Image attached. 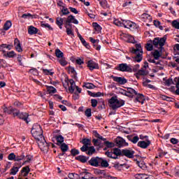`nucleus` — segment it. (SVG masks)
Segmentation results:
<instances>
[{"label":"nucleus","mask_w":179,"mask_h":179,"mask_svg":"<svg viewBox=\"0 0 179 179\" xmlns=\"http://www.w3.org/2000/svg\"><path fill=\"white\" fill-rule=\"evenodd\" d=\"M14 45L18 52H22V51H23V49H22V45H20V41H19V39H15Z\"/></svg>","instance_id":"22"},{"label":"nucleus","mask_w":179,"mask_h":179,"mask_svg":"<svg viewBox=\"0 0 179 179\" xmlns=\"http://www.w3.org/2000/svg\"><path fill=\"white\" fill-rule=\"evenodd\" d=\"M175 85L176 86V94L179 96V77L174 78Z\"/></svg>","instance_id":"43"},{"label":"nucleus","mask_w":179,"mask_h":179,"mask_svg":"<svg viewBox=\"0 0 179 179\" xmlns=\"http://www.w3.org/2000/svg\"><path fill=\"white\" fill-rule=\"evenodd\" d=\"M113 23L116 26H119L120 27H124V20H122V22L120 21L119 20H115L113 21Z\"/></svg>","instance_id":"51"},{"label":"nucleus","mask_w":179,"mask_h":179,"mask_svg":"<svg viewBox=\"0 0 179 179\" xmlns=\"http://www.w3.org/2000/svg\"><path fill=\"white\" fill-rule=\"evenodd\" d=\"M111 78H113L114 82H117V83H119V85H125V83H127L128 82V80L124 77L122 78L111 76Z\"/></svg>","instance_id":"13"},{"label":"nucleus","mask_w":179,"mask_h":179,"mask_svg":"<svg viewBox=\"0 0 179 179\" xmlns=\"http://www.w3.org/2000/svg\"><path fill=\"white\" fill-rule=\"evenodd\" d=\"M43 132V129H41V126L38 124H35L33 125L32 129L31 132Z\"/></svg>","instance_id":"29"},{"label":"nucleus","mask_w":179,"mask_h":179,"mask_svg":"<svg viewBox=\"0 0 179 179\" xmlns=\"http://www.w3.org/2000/svg\"><path fill=\"white\" fill-rule=\"evenodd\" d=\"M165 85L166 86H171V85H176V82H174V80H173V78H169L165 81Z\"/></svg>","instance_id":"53"},{"label":"nucleus","mask_w":179,"mask_h":179,"mask_svg":"<svg viewBox=\"0 0 179 179\" xmlns=\"http://www.w3.org/2000/svg\"><path fill=\"white\" fill-rule=\"evenodd\" d=\"M55 138L57 141L56 145H57L58 146L64 143V136H62V135L56 136Z\"/></svg>","instance_id":"32"},{"label":"nucleus","mask_w":179,"mask_h":179,"mask_svg":"<svg viewBox=\"0 0 179 179\" xmlns=\"http://www.w3.org/2000/svg\"><path fill=\"white\" fill-rule=\"evenodd\" d=\"M59 146H60V149L63 152H68L69 150V146H68V145H66L65 143L60 144Z\"/></svg>","instance_id":"38"},{"label":"nucleus","mask_w":179,"mask_h":179,"mask_svg":"<svg viewBox=\"0 0 179 179\" xmlns=\"http://www.w3.org/2000/svg\"><path fill=\"white\" fill-rule=\"evenodd\" d=\"M103 145H105L108 148H114V146H115V144L114 143L110 141L103 142Z\"/></svg>","instance_id":"50"},{"label":"nucleus","mask_w":179,"mask_h":179,"mask_svg":"<svg viewBox=\"0 0 179 179\" xmlns=\"http://www.w3.org/2000/svg\"><path fill=\"white\" fill-rule=\"evenodd\" d=\"M93 176L90 172H85V174L84 176V179H93Z\"/></svg>","instance_id":"59"},{"label":"nucleus","mask_w":179,"mask_h":179,"mask_svg":"<svg viewBox=\"0 0 179 179\" xmlns=\"http://www.w3.org/2000/svg\"><path fill=\"white\" fill-rule=\"evenodd\" d=\"M172 26L173 27H175V29H179V22L177 20H173L172 22Z\"/></svg>","instance_id":"63"},{"label":"nucleus","mask_w":179,"mask_h":179,"mask_svg":"<svg viewBox=\"0 0 179 179\" xmlns=\"http://www.w3.org/2000/svg\"><path fill=\"white\" fill-rule=\"evenodd\" d=\"M127 92H128V94H129V97L130 98H134V94H135L136 96V94H138V92L134 90V88H131V87H128L127 88Z\"/></svg>","instance_id":"30"},{"label":"nucleus","mask_w":179,"mask_h":179,"mask_svg":"<svg viewBox=\"0 0 179 179\" xmlns=\"http://www.w3.org/2000/svg\"><path fill=\"white\" fill-rule=\"evenodd\" d=\"M106 156L109 157L110 159H118V156L122 157V150H121L120 148H113V152L107 151L105 152Z\"/></svg>","instance_id":"5"},{"label":"nucleus","mask_w":179,"mask_h":179,"mask_svg":"<svg viewBox=\"0 0 179 179\" xmlns=\"http://www.w3.org/2000/svg\"><path fill=\"white\" fill-rule=\"evenodd\" d=\"M135 178L136 179H153V176H148L146 174L137 173L135 175Z\"/></svg>","instance_id":"23"},{"label":"nucleus","mask_w":179,"mask_h":179,"mask_svg":"<svg viewBox=\"0 0 179 179\" xmlns=\"http://www.w3.org/2000/svg\"><path fill=\"white\" fill-rule=\"evenodd\" d=\"M61 59H59V62L60 64V65H62V66H65L66 65L68 64V62H66V60H65V57H60Z\"/></svg>","instance_id":"55"},{"label":"nucleus","mask_w":179,"mask_h":179,"mask_svg":"<svg viewBox=\"0 0 179 179\" xmlns=\"http://www.w3.org/2000/svg\"><path fill=\"white\" fill-rule=\"evenodd\" d=\"M38 33V29L36 27L31 25L28 28V34H30V36H33L34 34H37Z\"/></svg>","instance_id":"20"},{"label":"nucleus","mask_w":179,"mask_h":179,"mask_svg":"<svg viewBox=\"0 0 179 179\" xmlns=\"http://www.w3.org/2000/svg\"><path fill=\"white\" fill-rule=\"evenodd\" d=\"M12 47H13V45H12L1 44L0 46V48H1V51L3 52V51H5L3 50V48H7V49H8V50H12Z\"/></svg>","instance_id":"47"},{"label":"nucleus","mask_w":179,"mask_h":179,"mask_svg":"<svg viewBox=\"0 0 179 179\" xmlns=\"http://www.w3.org/2000/svg\"><path fill=\"white\" fill-rule=\"evenodd\" d=\"M123 27L125 29H129L130 30H134L136 27V24L132 22L131 20H123Z\"/></svg>","instance_id":"7"},{"label":"nucleus","mask_w":179,"mask_h":179,"mask_svg":"<svg viewBox=\"0 0 179 179\" xmlns=\"http://www.w3.org/2000/svg\"><path fill=\"white\" fill-rule=\"evenodd\" d=\"M137 96L135 99V101H138V103H143V101H145V96L142 94L137 93L136 94Z\"/></svg>","instance_id":"27"},{"label":"nucleus","mask_w":179,"mask_h":179,"mask_svg":"<svg viewBox=\"0 0 179 179\" xmlns=\"http://www.w3.org/2000/svg\"><path fill=\"white\" fill-rule=\"evenodd\" d=\"M69 72L73 74V78L74 79H76L78 78V73H76V71H75V68H73V66H69Z\"/></svg>","instance_id":"39"},{"label":"nucleus","mask_w":179,"mask_h":179,"mask_svg":"<svg viewBox=\"0 0 179 179\" xmlns=\"http://www.w3.org/2000/svg\"><path fill=\"white\" fill-rule=\"evenodd\" d=\"M32 136L34 137V139L36 141H38V145L40 146V148H43L48 149V144L47 143V141H45V138H44V136L43 135V131H31Z\"/></svg>","instance_id":"1"},{"label":"nucleus","mask_w":179,"mask_h":179,"mask_svg":"<svg viewBox=\"0 0 179 179\" xmlns=\"http://www.w3.org/2000/svg\"><path fill=\"white\" fill-rule=\"evenodd\" d=\"M11 26L12 22L10 21H7L3 25V29L8 30V29H10Z\"/></svg>","instance_id":"56"},{"label":"nucleus","mask_w":179,"mask_h":179,"mask_svg":"<svg viewBox=\"0 0 179 179\" xmlns=\"http://www.w3.org/2000/svg\"><path fill=\"white\" fill-rule=\"evenodd\" d=\"M85 152L86 155L88 156H92L96 153V148H94V146H88L86 151H82Z\"/></svg>","instance_id":"19"},{"label":"nucleus","mask_w":179,"mask_h":179,"mask_svg":"<svg viewBox=\"0 0 179 179\" xmlns=\"http://www.w3.org/2000/svg\"><path fill=\"white\" fill-rule=\"evenodd\" d=\"M55 55L58 58H63L64 52H62V51H61V50L57 48L55 50Z\"/></svg>","instance_id":"46"},{"label":"nucleus","mask_w":179,"mask_h":179,"mask_svg":"<svg viewBox=\"0 0 179 179\" xmlns=\"http://www.w3.org/2000/svg\"><path fill=\"white\" fill-rule=\"evenodd\" d=\"M87 66L90 71H94V69H99V64L94 62L93 60H90L87 62Z\"/></svg>","instance_id":"12"},{"label":"nucleus","mask_w":179,"mask_h":179,"mask_svg":"<svg viewBox=\"0 0 179 179\" xmlns=\"http://www.w3.org/2000/svg\"><path fill=\"white\" fill-rule=\"evenodd\" d=\"M47 91L48 92L49 94H51V93H57V89L52 86L47 87Z\"/></svg>","instance_id":"48"},{"label":"nucleus","mask_w":179,"mask_h":179,"mask_svg":"<svg viewBox=\"0 0 179 179\" xmlns=\"http://www.w3.org/2000/svg\"><path fill=\"white\" fill-rule=\"evenodd\" d=\"M89 96H91V97H100L101 96H103V94L101 92H92L91 91H88Z\"/></svg>","instance_id":"41"},{"label":"nucleus","mask_w":179,"mask_h":179,"mask_svg":"<svg viewBox=\"0 0 179 179\" xmlns=\"http://www.w3.org/2000/svg\"><path fill=\"white\" fill-rule=\"evenodd\" d=\"M167 40V37L164 36L162 38H155L154 40L152 41V40H150L149 41L150 43H152L153 45L157 48V47L159 46V50L160 51L163 50V46L164 45V44H166V41Z\"/></svg>","instance_id":"4"},{"label":"nucleus","mask_w":179,"mask_h":179,"mask_svg":"<svg viewBox=\"0 0 179 179\" xmlns=\"http://www.w3.org/2000/svg\"><path fill=\"white\" fill-rule=\"evenodd\" d=\"M115 69H116V71H120V72H132L131 65H128L126 63L120 64L115 68Z\"/></svg>","instance_id":"6"},{"label":"nucleus","mask_w":179,"mask_h":179,"mask_svg":"<svg viewBox=\"0 0 179 179\" xmlns=\"http://www.w3.org/2000/svg\"><path fill=\"white\" fill-rule=\"evenodd\" d=\"M89 157H86L84 155H79L78 157H76V160H78V162H80L81 163H86Z\"/></svg>","instance_id":"31"},{"label":"nucleus","mask_w":179,"mask_h":179,"mask_svg":"<svg viewBox=\"0 0 179 179\" xmlns=\"http://www.w3.org/2000/svg\"><path fill=\"white\" fill-rule=\"evenodd\" d=\"M56 24L59 26L60 29H62V26L64 24V18L57 17L56 18Z\"/></svg>","instance_id":"34"},{"label":"nucleus","mask_w":179,"mask_h":179,"mask_svg":"<svg viewBox=\"0 0 179 179\" xmlns=\"http://www.w3.org/2000/svg\"><path fill=\"white\" fill-rule=\"evenodd\" d=\"M141 19L143 22H152V16L148 13H143L141 15Z\"/></svg>","instance_id":"26"},{"label":"nucleus","mask_w":179,"mask_h":179,"mask_svg":"<svg viewBox=\"0 0 179 179\" xmlns=\"http://www.w3.org/2000/svg\"><path fill=\"white\" fill-rule=\"evenodd\" d=\"M108 103L110 105V107L115 110H117V108L122 107V106L125 104V101L122 99L118 100V96H113L109 99Z\"/></svg>","instance_id":"3"},{"label":"nucleus","mask_w":179,"mask_h":179,"mask_svg":"<svg viewBox=\"0 0 179 179\" xmlns=\"http://www.w3.org/2000/svg\"><path fill=\"white\" fill-rule=\"evenodd\" d=\"M22 167V165H20L19 166H13V168L10 170V174L11 176H16L17 174V171H19V169Z\"/></svg>","instance_id":"33"},{"label":"nucleus","mask_w":179,"mask_h":179,"mask_svg":"<svg viewBox=\"0 0 179 179\" xmlns=\"http://www.w3.org/2000/svg\"><path fill=\"white\" fill-rule=\"evenodd\" d=\"M71 155L75 157V156L79 155V150H76V148H73L71 150Z\"/></svg>","instance_id":"57"},{"label":"nucleus","mask_w":179,"mask_h":179,"mask_svg":"<svg viewBox=\"0 0 179 179\" xmlns=\"http://www.w3.org/2000/svg\"><path fill=\"white\" fill-rule=\"evenodd\" d=\"M62 14H60V16H65L66 15H69L71 13L69 12V10H68L67 8H65V6H63V8L61 10Z\"/></svg>","instance_id":"45"},{"label":"nucleus","mask_w":179,"mask_h":179,"mask_svg":"<svg viewBox=\"0 0 179 179\" xmlns=\"http://www.w3.org/2000/svg\"><path fill=\"white\" fill-rule=\"evenodd\" d=\"M88 163L93 167H100V157H93L90 161H88Z\"/></svg>","instance_id":"8"},{"label":"nucleus","mask_w":179,"mask_h":179,"mask_svg":"<svg viewBox=\"0 0 179 179\" xmlns=\"http://www.w3.org/2000/svg\"><path fill=\"white\" fill-rule=\"evenodd\" d=\"M152 55L155 59H159V57H162V55H160V52L157 50H155L154 51V52L152 53Z\"/></svg>","instance_id":"52"},{"label":"nucleus","mask_w":179,"mask_h":179,"mask_svg":"<svg viewBox=\"0 0 179 179\" xmlns=\"http://www.w3.org/2000/svg\"><path fill=\"white\" fill-rule=\"evenodd\" d=\"M134 160L136 162V164H137L140 169H142V170H145V169H146V164L143 159H134Z\"/></svg>","instance_id":"17"},{"label":"nucleus","mask_w":179,"mask_h":179,"mask_svg":"<svg viewBox=\"0 0 179 179\" xmlns=\"http://www.w3.org/2000/svg\"><path fill=\"white\" fill-rule=\"evenodd\" d=\"M92 26L96 31H97L98 33H101L102 28L100 24H99L97 22H93Z\"/></svg>","instance_id":"37"},{"label":"nucleus","mask_w":179,"mask_h":179,"mask_svg":"<svg viewBox=\"0 0 179 179\" xmlns=\"http://www.w3.org/2000/svg\"><path fill=\"white\" fill-rule=\"evenodd\" d=\"M4 113H7V114H10L13 115V117H16V115H17V109L13 108L12 107L6 108L4 109Z\"/></svg>","instance_id":"15"},{"label":"nucleus","mask_w":179,"mask_h":179,"mask_svg":"<svg viewBox=\"0 0 179 179\" xmlns=\"http://www.w3.org/2000/svg\"><path fill=\"white\" fill-rule=\"evenodd\" d=\"M150 145V141H139L138 143V146L139 148H141L142 149H146L149 145Z\"/></svg>","instance_id":"21"},{"label":"nucleus","mask_w":179,"mask_h":179,"mask_svg":"<svg viewBox=\"0 0 179 179\" xmlns=\"http://www.w3.org/2000/svg\"><path fill=\"white\" fill-rule=\"evenodd\" d=\"M43 73H45V75H50V76H52L54 75V72H51V70H48L46 69H44L43 70Z\"/></svg>","instance_id":"61"},{"label":"nucleus","mask_w":179,"mask_h":179,"mask_svg":"<svg viewBox=\"0 0 179 179\" xmlns=\"http://www.w3.org/2000/svg\"><path fill=\"white\" fill-rule=\"evenodd\" d=\"M22 17L23 19H27V17L31 18V19H34V17H36V15H31L30 13H25L22 15Z\"/></svg>","instance_id":"54"},{"label":"nucleus","mask_w":179,"mask_h":179,"mask_svg":"<svg viewBox=\"0 0 179 179\" xmlns=\"http://www.w3.org/2000/svg\"><path fill=\"white\" fill-rule=\"evenodd\" d=\"M85 114L86 115V117H92V109L91 108H87L85 112Z\"/></svg>","instance_id":"64"},{"label":"nucleus","mask_w":179,"mask_h":179,"mask_svg":"<svg viewBox=\"0 0 179 179\" xmlns=\"http://www.w3.org/2000/svg\"><path fill=\"white\" fill-rule=\"evenodd\" d=\"M108 166H110V164H108V162L107 161V159H104L100 157L99 166L104 167L106 169V168L108 167Z\"/></svg>","instance_id":"24"},{"label":"nucleus","mask_w":179,"mask_h":179,"mask_svg":"<svg viewBox=\"0 0 179 179\" xmlns=\"http://www.w3.org/2000/svg\"><path fill=\"white\" fill-rule=\"evenodd\" d=\"M135 155V151L132 150L124 149L122 150V157L125 156L129 159H134V155Z\"/></svg>","instance_id":"10"},{"label":"nucleus","mask_w":179,"mask_h":179,"mask_svg":"<svg viewBox=\"0 0 179 179\" xmlns=\"http://www.w3.org/2000/svg\"><path fill=\"white\" fill-rule=\"evenodd\" d=\"M83 87H86V89H94L96 86L92 83H85Z\"/></svg>","instance_id":"44"},{"label":"nucleus","mask_w":179,"mask_h":179,"mask_svg":"<svg viewBox=\"0 0 179 179\" xmlns=\"http://www.w3.org/2000/svg\"><path fill=\"white\" fill-rule=\"evenodd\" d=\"M3 54L4 57H8V58H15V57H16V53H15V51H10L6 53V50H3Z\"/></svg>","instance_id":"28"},{"label":"nucleus","mask_w":179,"mask_h":179,"mask_svg":"<svg viewBox=\"0 0 179 179\" xmlns=\"http://www.w3.org/2000/svg\"><path fill=\"white\" fill-rule=\"evenodd\" d=\"M64 23H73L74 24H79V21L75 18V16L70 15L68 16Z\"/></svg>","instance_id":"16"},{"label":"nucleus","mask_w":179,"mask_h":179,"mask_svg":"<svg viewBox=\"0 0 179 179\" xmlns=\"http://www.w3.org/2000/svg\"><path fill=\"white\" fill-rule=\"evenodd\" d=\"M77 34H78V37L80 38L82 44L84 45V47H85L86 48H90V45H89V43H87V42H86L85 38H83V37H82V35H80V34H79V32H78Z\"/></svg>","instance_id":"25"},{"label":"nucleus","mask_w":179,"mask_h":179,"mask_svg":"<svg viewBox=\"0 0 179 179\" xmlns=\"http://www.w3.org/2000/svg\"><path fill=\"white\" fill-rule=\"evenodd\" d=\"M24 159V155H15V162H20L21 160H23Z\"/></svg>","instance_id":"58"},{"label":"nucleus","mask_w":179,"mask_h":179,"mask_svg":"<svg viewBox=\"0 0 179 179\" xmlns=\"http://www.w3.org/2000/svg\"><path fill=\"white\" fill-rule=\"evenodd\" d=\"M148 73L149 72H148V71H146V69H144L143 67H142L137 72V75H140V76H146V75H148Z\"/></svg>","instance_id":"35"},{"label":"nucleus","mask_w":179,"mask_h":179,"mask_svg":"<svg viewBox=\"0 0 179 179\" xmlns=\"http://www.w3.org/2000/svg\"><path fill=\"white\" fill-rule=\"evenodd\" d=\"M115 143L118 148H122V146H128V143L125 142V140L120 136L115 139Z\"/></svg>","instance_id":"11"},{"label":"nucleus","mask_w":179,"mask_h":179,"mask_svg":"<svg viewBox=\"0 0 179 179\" xmlns=\"http://www.w3.org/2000/svg\"><path fill=\"white\" fill-rule=\"evenodd\" d=\"M30 173V167L29 166H24L22 168V169L20 171V177L22 176V177H27L29 173Z\"/></svg>","instance_id":"18"},{"label":"nucleus","mask_w":179,"mask_h":179,"mask_svg":"<svg viewBox=\"0 0 179 179\" xmlns=\"http://www.w3.org/2000/svg\"><path fill=\"white\" fill-rule=\"evenodd\" d=\"M93 135L95 136V138H97L98 139H101V141H103L104 142H107V138H103V136H100L97 131L94 130L92 131Z\"/></svg>","instance_id":"36"},{"label":"nucleus","mask_w":179,"mask_h":179,"mask_svg":"<svg viewBox=\"0 0 179 179\" xmlns=\"http://www.w3.org/2000/svg\"><path fill=\"white\" fill-rule=\"evenodd\" d=\"M127 166V164H120L119 162H117L114 164L113 167L115 169V170H117L118 171H121L122 170V166Z\"/></svg>","instance_id":"40"},{"label":"nucleus","mask_w":179,"mask_h":179,"mask_svg":"<svg viewBox=\"0 0 179 179\" xmlns=\"http://www.w3.org/2000/svg\"><path fill=\"white\" fill-rule=\"evenodd\" d=\"M147 51H152L153 50V44L148 43L146 44Z\"/></svg>","instance_id":"62"},{"label":"nucleus","mask_w":179,"mask_h":179,"mask_svg":"<svg viewBox=\"0 0 179 179\" xmlns=\"http://www.w3.org/2000/svg\"><path fill=\"white\" fill-rule=\"evenodd\" d=\"M69 178L70 179H79V174L76 173H70L68 176Z\"/></svg>","instance_id":"49"},{"label":"nucleus","mask_w":179,"mask_h":179,"mask_svg":"<svg viewBox=\"0 0 179 179\" xmlns=\"http://www.w3.org/2000/svg\"><path fill=\"white\" fill-rule=\"evenodd\" d=\"M64 82L65 83H66V85L68 86H69V83L71 85V86H75V80H73V79H70L68 77H66L64 79Z\"/></svg>","instance_id":"42"},{"label":"nucleus","mask_w":179,"mask_h":179,"mask_svg":"<svg viewBox=\"0 0 179 179\" xmlns=\"http://www.w3.org/2000/svg\"><path fill=\"white\" fill-rule=\"evenodd\" d=\"M81 142L83 145L80 148V150L81 152H86L87 148L92 145V141L89 138H83Z\"/></svg>","instance_id":"9"},{"label":"nucleus","mask_w":179,"mask_h":179,"mask_svg":"<svg viewBox=\"0 0 179 179\" xmlns=\"http://www.w3.org/2000/svg\"><path fill=\"white\" fill-rule=\"evenodd\" d=\"M15 117H18L20 120H23V121H25L27 124H29V121L27 120L29 118V114H27V113H20L19 110H17V113L15 115Z\"/></svg>","instance_id":"14"},{"label":"nucleus","mask_w":179,"mask_h":179,"mask_svg":"<svg viewBox=\"0 0 179 179\" xmlns=\"http://www.w3.org/2000/svg\"><path fill=\"white\" fill-rule=\"evenodd\" d=\"M8 160H14V162H15V160L16 159V155H15V153H13V152H11L10 154L8 155Z\"/></svg>","instance_id":"60"},{"label":"nucleus","mask_w":179,"mask_h":179,"mask_svg":"<svg viewBox=\"0 0 179 179\" xmlns=\"http://www.w3.org/2000/svg\"><path fill=\"white\" fill-rule=\"evenodd\" d=\"M131 52L135 54V57H133L134 62H141L143 59V50H142V45L141 44H136V48H132Z\"/></svg>","instance_id":"2"}]
</instances>
